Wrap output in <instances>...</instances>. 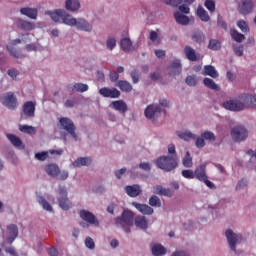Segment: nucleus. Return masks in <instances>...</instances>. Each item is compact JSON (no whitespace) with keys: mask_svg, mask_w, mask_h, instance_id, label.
I'll return each mask as SVG.
<instances>
[{"mask_svg":"<svg viewBox=\"0 0 256 256\" xmlns=\"http://www.w3.org/2000/svg\"><path fill=\"white\" fill-rule=\"evenodd\" d=\"M62 21L65 25H69L70 27H77L80 31H91L93 29V26L91 24L87 23L85 19L80 18V19H75L73 16L67 14L65 12L62 14Z\"/></svg>","mask_w":256,"mask_h":256,"instance_id":"obj_1","label":"nucleus"},{"mask_svg":"<svg viewBox=\"0 0 256 256\" xmlns=\"http://www.w3.org/2000/svg\"><path fill=\"white\" fill-rule=\"evenodd\" d=\"M246 94H241L238 98L228 100L222 103V107L226 109L227 111H234V112H239V111H244V109H247V103L243 101V97Z\"/></svg>","mask_w":256,"mask_h":256,"instance_id":"obj_2","label":"nucleus"},{"mask_svg":"<svg viewBox=\"0 0 256 256\" xmlns=\"http://www.w3.org/2000/svg\"><path fill=\"white\" fill-rule=\"evenodd\" d=\"M79 216L82 221L80 222V227L83 229H89V225H94V227H99V220L93 214L92 212H89L88 210L82 209L79 211Z\"/></svg>","mask_w":256,"mask_h":256,"instance_id":"obj_3","label":"nucleus"},{"mask_svg":"<svg viewBox=\"0 0 256 256\" xmlns=\"http://www.w3.org/2000/svg\"><path fill=\"white\" fill-rule=\"evenodd\" d=\"M156 165L162 171H173L177 167V158L175 156H161L156 160Z\"/></svg>","mask_w":256,"mask_h":256,"instance_id":"obj_4","label":"nucleus"},{"mask_svg":"<svg viewBox=\"0 0 256 256\" xmlns=\"http://www.w3.org/2000/svg\"><path fill=\"white\" fill-rule=\"evenodd\" d=\"M192 3H195V0H168L166 2V5L178 7L180 13H184V15H189V5H192Z\"/></svg>","mask_w":256,"mask_h":256,"instance_id":"obj_5","label":"nucleus"},{"mask_svg":"<svg viewBox=\"0 0 256 256\" xmlns=\"http://www.w3.org/2000/svg\"><path fill=\"white\" fill-rule=\"evenodd\" d=\"M231 137L235 143H241V141H245L249 137V131L245 126H235L231 130Z\"/></svg>","mask_w":256,"mask_h":256,"instance_id":"obj_6","label":"nucleus"},{"mask_svg":"<svg viewBox=\"0 0 256 256\" xmlns=\"http://www.w3.org/2000/svg\"><path fill=\"white\" fill-rule=\"evenodd\" d=\"M0 103L12 111L17 109V97L13 92H7L6 94L0 95Z\"/></svg>","mask_w":256,"mask_h":256,"instance_id":"obj_7","label":"nucleus"},{"mask_svg":"<svg viewBox=\"0 0 256 256\" xmlns=\"http://www.w3.org/2000/svg\"><path fill=\"white\" fill-rule=\"evenodd\" d=\"M133 219H135V215L130 210H124L121 217L116 218V225H119L122 229H125V225L131 227Z\"/></svg>","mask_w":256,"mask_h":256,"instance_id":"obj_8","label":"nucleus"},{"mask_svg":"<svg viewBox=\"0 0 256 256\" xmlns=\"http://www.w3.org/2000/svg\"><path fill=\"white\" fill-rule=\"evenodd\" d=\"M59 207L64 211H69L73 207V203L67 197V190L63 187H59V198H58Z\"/></svg>","mask_w":256,"mask_h":256,"instance_id":"obj_9","label":"nucleus"},{"mask_svg":"<svg viewBox=\"0 0 256 256\" xmlns=\"http://www.w3.org/2000/svg\"><path fill=\"white\" fill-rule=\"evenodd\" d=\"M59 123L62 129H64V131H67V133H69V135H71V137L75 139V141H77V133H75V123H73L71 119L66 117L60 118Z\"/></svg>","mask_w":256,"mask_h":256,"instance_id":"obj_10","label":"nucleus"},{"mask_svg":"<svg viewBox=\"0 0 256 256\" xmlns=\"http://www.w3.org/2000/svg\"><path fill=\"white\" fill-rule=\"evenodd\" d=\"M144 113L147 119H152L153 121H155V119H157L159 115H161V107L157 104L149 105L145 109Z\"/></svg>","mask_w":256,"mask_h":256,"instance_id":"obj_11","label":"nucleus"},{"mask_svg":"<svg viewBox=\"0 0 256 256\" xmlns=\"http://www.w3.org/2000/svg\"><path fill=\"white\" fill-rule=\"evenodd\" d=\"M99 94L109 99H119V97H121V92L117 88L103 87L99 90Z\"/></svg>","mask_w":256,"mask_h":256,"instance_id":"obj_12","label":"nucleus"},{"mask_svg":"<svg viewBox=\"0 0 256 256\" xmlns=\"http://www.w3.org/2000/svg\"><path fill=\"white\" fill-rule=\"evenodd\" d=\"M238 11L241 15H249V13L253 12V1L242 0L238 6Z\"/></svg>","mask_w":256,"mask_h":256,"instance_id":"obj_13","label":"nucleus"},{"mask_svg":"<svg viewBox=\"0 0 256 256\" xmlns=\"http://www.w3.org/2000/svg\"><path fill=\"white\" fill-rule=\"evenodd\" d=\"M169 75L175 77V75H181L183 71V66L181 65V60L175 59L172 61L170 66L168 67Z\"/></svg>","mask_w":256,"mask_h":256,"instance_id":"obj_14","label":"nucleus"},{"mask_svg":"<svg viewBox=\"0 0 256 256\" xmlns=\"http://www.w3.org/2000/svg\"><path fill=\"white\" fill-rule=\"evenodd\" d=\"M226 238L231 251H234L235 253L237 251L236 245H237V241H239V236H237V234H235L233 230L229 229L226 231Z\"/></svg>","mask_w":256,"mask_h":256,"instance_id":"obj_15","label":"nucleus"},{"mask_svg":"<svg viewBox=\"0 0 256 256\" xmlns=\"http://www.w3.org/2000/svg\"><path fill=\"white\" fill-rule=\"evenodd\" d=\"M184 55L188 61L192 62L199 61L201 59V54L195 52V49H193L191 46L184 47Z\"/></svg>","mask_w":256,"mask_h":256,"instance_id":"obj_16","label":"nucleus"},{"mask_svg":"<svg viewBox=\"0 0 256 256\" xmlns=\"http://www.w3.org/2000/svg\"><path fill=\"white\" fill-rule=\"evenodd\" d=\"M133 207L139 211L142 215H153L155 213V210L153 207L147 205V204H141L138 202H132Z\"/></svg>","mask_w":256,"mask_h":256,"instance_id":"obj_17","label":"nucleus"},{"mask_svg":"<svg viewBox=\"0 0 256 256\" xmlns=\"http://www.w3.org/2000/svg\"><path fill=\"white\" fill-rule=\"evenodd\" d=\"M7 234H8L7 241L11 245L13 241H15V239H17V237L19 236V228L17 227V225L10 224L7 227Z\"/></svg>","mask_w":256,"mask_h":256,"instance_id":"obj_18","label":"nucleus"},{"mask_svg":"<svg viewBox=\"0 0 256 256\" xmlns=\"http://www.w3.org/2000/svg\"><path fill=\"white\" fill-rule=\"evenodd\" d=\"M35 102L33 101H28L24 103L23 105V114L25 117L31 118L35 117Z\"/></svg>","mask_w":256,"mask_h":256,"instance_id":"obj_19","label":"nucleus"},{"mask_svg":"<svg viewBox=\"0 0 256 256\" xmlns=\"http://www.w3.org/2000/svg\"><path fill=\"white\" fill-rule=\"evenodd\" d=\"M44 171L49 175V177L57 178L59 177L60 168L57 164H47L44 167Z\"/></svg>","mask_w":256,"mask_h":256,"instance_id":"obj_20","label":"nucleus"},{"mask_svg":"<svg viewBox=\"0 0 256 256\" xmlns=\"http://www.w3.org/2000/svg\"><path fill=\"white\" fill-rule=\"evenodd\" d=\"M194 177H196L198 181H204V179H207V165L202 164L196 167Z\"/></svg>","mask_w":256,"mask_h":256,"instance_id":"obj_21","label":"nucleus"},{"mask_svg":"<svg viewBox=\"0 0 256 256\" xmlns=\"http://www.w3.org/2000/svg\"><path fill=\"white\" fill-rule=\"evenodd\" d=\"M67 91H76L77 93H85L89 91V85L83 83H74L67 86Z\"/></svg>","mask_w":256,"mask_h":256,"instance_id":"obj_22","label":"nucleus"},{"mask_svg":"<svg viewBox=\"0 0 256 256\" xmlns=\"http://www.w3.org/2000/svg\"><path fill=\"white\" fill-rule=\"evenodd\" d=\"M125 191L129 197H138V195H141V186L135 184L132 186H126Z\"/></svg>","mask_w":256,"mask_h":256,"instance_id":"obj_23","label":"nucleus"},{"mask_svg":"<svg viewBox=\"0 0 256 256\" xmlns=\"http://www.w3.org/2000/svg\"><path fill=\"white\" fill-rule=\"evenodd\" d=\"M21 15L29 17V19H37L38 11L37 8L25 7L20 9Z\"/></svg>","mask_w":256,"mask_h":256,"instance_id":"obj_24","label":"nucleus"},{"mask_svg":"<svg viewBox=\"0 0 256 256\" xmlns=\"http://www.w3.org/2000/svg\"><path fill=\"white\" fill-rule=\"evenodd\" d=\"M242 100L246 103L250 109H256V95L246 94L242 97Z\"/></svg>","mask_w":256,"mask_h":256,"instance_id":"obj_25","label":"nucleus"},{"mask_svg":"<svg viewBox=\"0 0 256 256\" xmlns=\"http://www.w3.org/2000/svg\"><path fill=\"white\" fill-rule=\"evenodd\" d=\"M65 10H55L53 11H46L45 15H49V17H51L52 21H54L55 23L59 22L60 19L63 18V13Z\"/></svg>","mask_w":256,"mask_h":256,"instance_id":"obj_26","label":"nucleus"},{"mask_svg":"<svg viewBox=\"0 0 256 256\" xmlns=\"http://www.w3.org/2000/svg\"><path fill=\"white\" fill-rule=\"evenodd\" d=\"M203 83L204 86L207 87V89H211V91H221V87L211 78H204Z\"/></svg>","mask_w":256,"mask_h":256,"instance_id":"obj_27","label":"nucleus"},{"mask_svg":"<svg viewBox=\"0 0 256 256\" xmlns=\"http://www.w3.org/2000/svg\"><path fill=\"white\" fill-rule=\"evenodd\" d=\"M117 87H119V89L124 93H131V91H133V86L131 85V83L125 80H119L117 83Z\"/></svg>","mask_w":256,"mask_h":256,"instance_id":"obj_28","label":"nucleus"},{"mask_svg":"<svg viewBox=\"0 0 256 256\" xmlns=\"http://www.w3.org/2000/svg\"><path fill=\"white\" fill-rule=\"evenodd\" d=\"M112 107L116 111H120V113L127 112V104L123 100H117V101L112 102Z\"/></svg>","mask_w":256,"mask_h":256,"instance_id":"obj_29","label":"nucleus"},{"mask_svg":"<svg viewBox=\"0 0 256 256\" xmlns=\"http://www.w3.org/2000/svg\"><path fill=\"white\" fill-rule=\"evenodd\" d=\"M174 19L179 25H189V17L181 14V12H175Z\"/></svg>","mask_w":256,"mask_h":256,"instance_id":"obj_30","label":"nucleus"},{"mask_svg":"<svg viewBox=\"0 0 256 256\" xmlns=\"http://www.w3.org/2000/svg\"><path fill=\"white\" fill-rule=\"evenodd\" d=\"M203 75H208L209 77H212V79H217V77H219V72H217L213 66L206 65L204 66Z\"/></svg>","mask_w":256,"mask_h":256,"instance_id":"obj_31","label":"nucleus"},{"mask_svg":"<svg viewBox=\"0 0 256 256\" xmlns=\"http://www.w3.org/2000/svg\"><path fill=\"white\" fill-rule=\"evenodd\" d=\"M18 27L23 29V31H33L35 29V24L33 22L18 20Z\"/></svg>","mask_w":256,"mask_h":256,"instance_id":"obj_32","label":"nucleus"},{"mask_svg":"<svg viewBox=\"0 0 256 256\" xmlns=\"http://www.w3.org/2000/svg\"><path fill=\"white\" fill-rule=\"evenodd\" d=\"M65 7L68 11H77L81 7L78 0H66Z\"/></svg>","mask_w":256,"mask_h":256,"instance_id":"obj_33","label":"nucleus"},{"mask_svg":"<svg viewBox=\"0 0 256 256\" xmlns=\"http://www.w3.org/2000/svg\"><path fill=\"white\" fill-rule=\"evenodd\" d=\"M155 193L157 195H164V197H173V191L169 188H164L163 186H156Z\"/></svg>","mask_w":256,"mask_h":256,"instance_id":"obj_34","label":"nucleus"},{"mask_svg":"<svg viewBox=\"0 0 256 256\" xmlns=\"http://www.w3.org/2000/svg\"><path fill=\"white\" fill-rule=\"evenodd\" d=\"M120 47L125 53H129V51H131V47H133V42H131V39L129 38H122L120 41Z\"/></svg>","mask_w":256,"mask_h":256,"instance_id":"obj_35","label":"nucleus"},{"mask_svg":"<svg viewBox=\"0 0 256 256\" xmlns=\"http://www.w3.org/2000/svg\"><path fill=\"white\" fill-rule=\"evenodd\" d=\"M197 15L199 19H201L204 23H207L211 20V17L209 16V13H207L202 6H198L197 8Z\"/></svg>","mask_w":256,"mask_h":256,"instance_id":"obj_36","label":"nucleus"},{"mask_svg":"<svg viewBox=\"0 0 256 256\" xmlns=\"http://www.w3.org/2000/svg\"><path fill=\"white\" fill-rule=\"evenodd\" d=\"M75 167H85L87 165H91V158L80 157L73 162Z\"/></svg>","mask_w":256,"mask_h":256,"instance_id":"obj_37","label":"nucleus"},{"mask_svg":"<svg viewBox=\"0 0 256 256\" xmlns=\"http://www.w3.org/2000/svg\"><path fill=\"white\" fill-rule=\"evenodd\" d=\"M230 35L236 43H243V41H245V35L235 29L230 30Z\"/></svg>","mask_w":256,"mask_h":256,"instance_id":"obj_38","label":"nucleus"},{"mask_svg":"<svg viewBox=\"0 0 256 256\" xmlns=\"http://www.w3.org/2000/svg\"><path fill=\"white\" fill-rule=\"evenodd\" d=\"M165 253H167V250L161 244H155L152 247V255H154V256L165 255Z\"/></svg>","mask_w":256,"mask_h":256,"instance_id":"obj_39","label":"nucleus"},{"mask_svg":"<svg viewBox=\"0 0 256 256\" xmlns=\"http://www.w3.org/2000/svg\"><path fill=\"white\" fill-rule=\"evenodd\" d=\"M135 225L138 229H147V218L145 216H137L135 218Z\"/></svg>","mask_w":256,"mask_h":256,"instance_id":"obj_40","label":"nucleus"},{"mask_svg":"<svg viewBox=\"0 0 256 256\" xmlns=\"http://www.w3.org/2000/svg\"><path fill=\"white\" fill-rule=\"evenodd\" d=\"M19 131L22 133H27L28 135H35L37 133L35 127L29 125H20Z\"/></svg>","mask_w":256,"mask_h":256,"instance_id":"obj_41","label":"nucleus"},{"mask_svg":"<svg viewBox=\"0 0 256 256\" xmlns=\"http://www.w3.org/2000/svg\"><path fill=\"white\" fill-rule=\"evenodd\" d=\"M7 138L12 143V145H14V147H21L23 145V142L21 141V138L17 137L16 135L7 134Z\"/></svg>","mask_w":256,"mask_h":256,"instance_id":"obj_42","label":"nucleus"},{"mask_svg":"<svg viewBox=\"0 0 256 256\" xmlns=\"http://www.w3.org/2000/svg\"><path fill=\"white\" fill-rule=\"evenodd\" d=\"M208 49H211V51H219V49H221V42L217 39H210Z\"/></svg>","mask_w":256,"mask_h":256,"instance_id":"obj_43","label":"nucleus"},{"mask_svg":"<svg viewBox=\"0 0 256 256\" xmlns=\"http://www.w3.org/2000/svg\"><path fill=\"white\" fill-rule=\"evenodd\" d=\"M182 164L188 169H191V167H193V158H191V154L189 152H186V155L182 160Z\"/></svg>","mask_w":256,"mask_h":256,"instance_id":"obj_44","label":"nucleus"},{"mask_svg":"<svg viewBox=\"0 0 256 256\" xmlns=\"http://www.w3.org/2000/svg\"><path fill=\"white\" fill-rule=\"evenodd\" d=\"M37 201L40 205H42L45 211H53V207H51V204H49V202H47L43 196H39Z\"/></svg>","mask_w":256,"mask_h":256,"instance_id":"obj_45","label":"nucleus"},{"mask_svg":"<svg viewBox=\"0 0 256 256\" xmlns=\"http://www.w3.org/2000/svg\"><path fill=\"white\" fill-rule=\"evenodd\" d=\"M150 207H161V199L155 195L149 198Z\"/></svg>","mask_w":256,"mask_h":256,"instance_id":"obj_46","label":"nucleus"},{"mask_svg":"<svg viewBox=\"0 0 256 256\" xmlns=\"http://www.w3.org/2000/svg\"><path fill=\"white\" fill-rule=\"evenodd\" d=\"M237 27L242 31V33H249V24L245 20H239L237 22Z\"/></svg>","mask_w":256,"mask_h":256,"instance_id":"obj_47","label":"nucleus"},{"mask_svg":"<svg viewBox=\"0 0 256 256\" xmlns=\"http://www.w3.org/2000/svg\"><path fill=\"white\" fill-rule=\"evenodd\" d=\"M180 139H184V141H191V139H195V134L191 132H181L178 134Z\"/></svg>","mask_w":256,"mask_h":256,"instance_id":"obj_48","label":"nucleus"},{"mask_svg":"<svg viewBox=\"0 0 256 256\" xmlns=\"http://www.w3.org/2000/svg\"><path fill=\"white\" fill-rule=\"evenodd\" d=\"M106 46L107 49L113 51V49H115V47L117 46V40H115V38L113 37H109L106 41Z\"/></svg>","mask_w":256,"mask_h":256,"instance_id":"obj_49","label":"nucleus"},{"mask_svg":"<svg viewBox=\"0 0 256 256\" xmlns=\"http://www.w3.org/2000/svg\"><path fill=\"white\" fill-rule=\"evenodd\" d=\"M185 81H186V84L189 85V87H195L198 83L197 76L195 75L188 76Z\"/></svg>","mask_w":256,"mask_h":256,"instance_id":"obj_50","label":"nucleus"},{"mask_svg":"<svg viewBox=\"0 0 256 256\" xmlns=\"http://www.w3.org/2000/svg\"><path fill=\"white\" fill-rule=\"evenodd\" d=\"M201 137L206 139V141H215V134L213 132L206 131L201 134Z\"/></svg>","mask_w":256,"mask_h":256,"instance_id":"obj_51","label":"nucleus"},{"mask_svg":"<svg viewBox=\"0 0 256 256\" xmlns=\"http://www.w3.org/2000/svg\"><path fill=\"white\" fill-rule=\"evenodd\" d=\"M47 157H49V152L43 151L35 154V159H37L38 161H45Z\"/></svg>","mask_w":256,"mask_h":256,"instance_id":"obj_52","label":"nucleus"},{"mask_svg":"<svg viewBox=\"0 0 256 256\" xmlns=\"http://www.w3.org/2000/svg\"><path fill=\"white\" fill-rule=\"evenodd\" d=\"M182 177L185 179H195V172L193 170H183Z\"/></svg>","mask_w":256,"mask_h":256,"instance_id":"obj_53","label":"nucleus"},{"mask_svg":"<svg viewBox=\"0 0 256 256\" xmlns=\"http://www.w3.org/2000/svg\"><path fill=\"white\" fill-rule=\"evenodd\" d=\"M196 142L195 145L198 149H203L205 147V138L203 136L197 137L195 136Z\"/></svg>","mask_w":256,"mask_h":256,"instance_id":"obj_54","label":"nucleus"},{"mask_svg":"<svg viewBox=\"0 0 256 256\" xmlns=\"http://www.w3.org/2000/svg\"><path fill=\"white\" fill-rule=\"evenodd\" d=\"M192 39L196 43H203V41H205V36L203 34H201V33H194L192 35Z\"/></svg>","mask_w":256,"mask_h":256,"instance_id":"obj_55","label":"nucleus"},{"mask_svg":"<svg viewBox=\"0 0 256 256\" xmlns=\"http://www.w3.org/2000/svg\"><path fill=\"white\" fill-rule=\"evenodd\" d=\"M204 5H205L206 9H208V11H210V13H213V11H215V1L206 0Z\"/></svg>","mask_w":256,"mask_h":256,"instance_id":"obj_56","label":"nucleus"},{"mask_svg":"<svg viewBox=\"0 0 256 256\" xmlns=\"http://www.w3.org/2000/svg\"><path fill=\"white\" fill-rule=\"evenodd\" d=\"M217 25H218V27H221L222 29L227 31V22L223 21V18L221 17V14H218Z\"/></svg>","mask_w":256,"mask_h":256,"instance_id":"obj_57","label":"nucleus"},{"mask_svg":"<svg viewBox=\"0 0 256 256\" xmlns=\"http://www.w3.org/2000/svg\"><path fill=\"white\" fill-rule=\"evenodd\" d=\"M130 75L132 77L133 83H135V84L139 83V77H140L139 71L134 69L131 71Z\"/></svg>","mask_w":256,"mask_h":256,"instance_id":"obj_58","label":"nucleus"},{"mask_svg":"<svg viewBox=\"0 0 256 256\" xmlns=\"http://www.w3.org/2000/svg\"><path fill=\"white\" fill-rule=\"evenodd\" d=\"M85 245L88 249H95V241L91 237L85 239Z\"/></svg>","mask_w":256,"mask_h":256,"instance_id":"obj_59","label":"nucleus"},{"mask_svg":"<svg viewBox=\"0 0 256 256\" xmlns=\"http://www.w3.org/2000/svg\"><path fill=\"white\" fill-rule=\"evenodd\" d=\"M69 177V172L68 171H61L59 172L58 176L56 178L59 179V181H65Z\"/></svg>","mask_w":256,"mask_h":256,"instance_id":"obj_60","label":"nucleus"},{"mask_svg":"<svg viewBox=\"0 0 256 256\" xmlns=\"http://www.w3.org/2000/svg\"><path fill=\"white\" fill-rule=\"evenodd\" d=\"M7 50L9 51L10 55H12V57H15L16 59H19V57H21V54L15 50V48L7 46Z\"/></svg>","mask_w":256,"mask_h":256,"instance_id":"obj_61","label":"nucleus"},{"mask_svg":"<svg viewBox=\"0 0 256 256\" xmlns=\"http://www.w3.org/2000/svg\"><path fill=\"white\" fill-rule=\"evenodd\" d=\"M243 51H244L243 45L235 46L234 47V53L238 57H243Z\"/></svg>","mask_w":256,"mask_h":256,"instance_id":"obj_62","label":"nucleus"},{"mask_svg":"<svg viewBox=\"0 0 256 256\" xmlns=\"http://www.w3.org/2000/svg\"><path fill=\"white\" fill-rule=\"evenodd\" d=\"M110 81H112V83H115V81H119V73H117L116 71L110 72Z\"/></svg>","mask_w":256,"mask_h":256,"instance_id":"obj_63","label":"nucleus"},{"mask_svg":"<svg viewBox=\"0 0 256 256\" xmlns=\"http://www.w3.org/2000/svg\"><path fill=\"white\" fill-rule=\"evenodd\" d=\"M247 180L242 179L238 182L236 189H244V187H247Z\"/></svg>","mask_w":256,"mask_h":256,"instance_id":"obj_64","label":"nucleus"}]
</instances>
